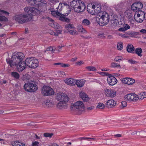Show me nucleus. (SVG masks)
Masks as SVG:
<instances>
[{"label": "nucleus", "mask_w": 146, "mask_h": 146, "mask_svg": "<svg viewBox=\"0 0 146 146\" xmlns=\"http://www.w3.org/2000/svg\"><path fill=\"white\" fill-rule=\"evenodd\" d=\"M24 11L27 14L16 15L13 17V19L19 23L23 24L30 21L32 19V16L39 15L40 14V11H42V10H39L35 7H25Z\"/></svg>", "instance_id": "f257e3e1"}, {"label": "nucleus", "mask_w": 146, "mask_h": 146, "mask_svg": "<svg viewBox=\"0 0 146 146\" xmlns=\"http://www.w3.org/2000/svg\"><path fill=\"white\" fill-rule=\"evenodd\" d=\"M24 58V54L22 52H17L13 53L11 59L9 58L6 59L7 63L11 68L16 66L17 70L19 72H21L23 70H21V67L23 68V64L25 62L23 61Z\"/></svg>", "instance_id": "f03ea898"}, {"label": "nucleus", "mask_w": 146, "mask_h": 146, "mask_svg": "<svg viewBox=\"0 0 146 146\" xmlns=\"http://www.w3.org/2000/svg\"><path fill=\"white\" fill-rule=\"evenodd\" d=\"M23 64V68L21 67V70H23L27 66H28L29 68H35L39 66V62L38 60L35 58L29 57L27 58L25 60V62Z\"/></svg>", "instance_id": "7ed1b4c3"}, {"label": "nucleus", "mask_w": 146, "mask_h": 146, "mask_svg": "<svg viewBox=\"0 0 146 146\" xmlns=\"http://www.w3.org/2000/svg\"><path fill=\"white\" fill-rule=\"evenodd\" d=\"M24 88L25 91L31 93H34L38 89L37 85L31 82L26 83L24 86Z\"/></svg>", "instance_id": "20e7f679"}, {"label": "nucleus", "mask_w": 146, "mask_h": 146, "mask_svg": "<svg viewBox=\"0 0 146 146\" xmlns=\"http://www.w3.org/2000/svg\"><path fill=\"white\" fill-rule=\"evenodd\" d=\"M29 5L35 7H38V9L46 5V4L43 1V0H28Z\"/></svg>", "instance_id": "39448f33"}, {"label": "nucleus", "mask_w": 146, "mask_h": 146, "mask_svg": "<svg viewBox=\"0 0 146 146\" xmlns=\"http://www.w3.org/2000/svg\"><path fill=\"white\" fill-rule=\"evenodd\" d=\"M110 19V17L109 14L105 12L102 15L101 18L99 20V24H101V25L104 26L107 25L109 23Z\"/></svg>", "instance_id": "423d86ee"}, {"label": "nucleus", "mask_w": 146, "mask_h": 146, "mask_svg": "<svg viewBox=\"0 0 146 146\" xmlns=\"http://www.w3.org/2000/svg\"><path fill=\"white\" fill-rule=\"evenodd\" d=\"M41 93L44 96L53 95L54 92L52 89L49 86H44L41 90Z\"/></svg>", "instance_id": "0eeeda50"}, {"label": "nucleus", "mask_w": 146, "mask_h": 146, "mask_svg": "<svg viewBox=\"0 0 146 146\" xmlns=\"http://www.w3.org/2000/svg\"><path fill=\"white\" fill-rule=\"evenodd\" d=\"M84 108L85 106L83 102L80 101H77L74 104L70 106V109L71 110L77 109L80 111L84 110Z\"/></svg>", "instance_id": "6e6552de"}, {"label": "nucleus", "mask_w": 146, "mask_h": 146, "mask_svg": "<svg viewBox=\"0 0 146 146\" xmlns=\"http://www.w3.org/2000/svg\"><path fill=\"white\" fill-rule=\"evenodd\" d=\"M56 95L55 99L58 101H63L64 102H67L69 100V98L66 94L62 93H57Z\"/></svg>", "instance_id": "1a4fd4ad"}, {"label": "nucleus", "mask_w": 146, "mask_h": 146, "mask_svg": "<svg viewBox=\"0 0 146 146\" xmlns=\"http://www.w3.org/2000/svg\"><path fill=\"white\" fill-rule=\"evenodd\" d=\"M138 96L134 93L128 94L125 96V100L127 101H132L135 102L139 99Z\"/></svg>", "instance_id": "9d476101"}, {"label": "nucleus", "mask_w": 146, "mask_h": 146, "mask_svg": "<svg viewBox=\"0 0 146 146\" xmlns=\"http://www.w3.org/2000/svg\"><path fill=\"white\" fill-rule=\"evenodd\" d=\"M143 7L142 3L139 2L133 4L131 7V9L133 11H137V10L141 9Z\"/></svg>", "instance_id": "9b49d317"}, {"label": "nucleus", "mask_w": 146, "mask_h": 146, "mask_svg": "<svg viewBox=\"0 0 146 146\" xmlns=\"http://www.w3.org/2000/svg\"><path fill=\"white\" fill-rule=\"evenodd\" d=\"M106 96L109 97L113 98L116 96V91L112 89H106L105 90Z\"/></svg>", "instance_id": "f8f14e48"}, {"label": "nucleus", "mask_w": 146, "mask_h": 146, "mask_svg": "<svg viewBox=\"0 0 146 146\" xmlns=\"http://www.w3.org/2000/svg\"><path fill=\"white\" fill-rule=\"evenodd\" d=\"M107 80L109 85L111 86L115 85L117 82L116 78L111 75L107 78Z\"/></svg>", "instance_id": "ddd939ff"}, {"label": "nucleus", "mask_w": 146, "mask_h": 146, "mask_svg": "<svg viewBox=\"0 0 146 146\" xmlns=\"http://www.w3.org/2000/svg\"><path fill=\"white\" fill-rule=\"evenodd\" d=\"M69 14L68 13H66L62 14L61 13V15L60 16L59 18V19L62 21L64 22H69L70 21V20L68 18L65 17L66 16H68Z\"/></svg>", "instance_id": "4468645a"}, {"label": "nucleus", "mask_w": 146, "mask_h": 146, "mask_svg": "<svg viewBox=\"0 0 146 146\" xmlns=\"http://www.w3.org/2000/svg\"><path fill=\"white\" fill-rule=\"evenodd\" d=\"M80 96L83 100L84 102H86L90 100L88 95L83 92H81L79 94Z\"/></svg>", "instance_id": "2eb2a0df"}, {"label": "nucleus", "mask_w": 146, "mask_h": 146, "mask_svg": "<svg viewBox=\"0 0 146 146\" xmlns=\"http://www.w3.org/2000/svg\"><path fill=\"white\" fill-rule=\"evenodd\" d=\"M76 81L72 78H69L66 79L65 80V82L68 85H74L76 84Z\"/></svg>", "instance_id": "dca6fc26"}, {"label": "nucleus", "mask_w": 146, "mask_h": 146, "mask_svg": "<svg viewBox=\"0 0 146 146\" xmlns=\"http://www.w3.org/2000/svg\"><path fill=\"white\" fill-rule=\"evenodd\" d=\"M118 24V21L117 19L112 20L111 21V24L110 25V27L111 28L114 29L117 26Z\"/></svg>", "instance_id": "f3484780"}, {"label": "nucleus", "mask_w": 146, "mask_h": 146, "mask_svg": "<svg viewBox=\"0 0 146 146\" xmlns=\"http://www.w3.org/2000/svg\"><path fill=\"white\" fill-rule=\"evenodd\" d=\"M66 102H64L63 101H60L57 104V107L60 109L62 108H67V106L66 104Z\"/></svg>", "instance_id": "a211bd4d"}, {"label": "nucleus", "mask_w": 146, "mask_h": 146, "mask_svg": "<svg viewBox=\"0 0 146 146\" xmlns=\"http://www.w3.org/2000/svg\"><path fill=\"white\" fill-rule=\"evenodd\" d=\"M9 144H11L13 146H23V145H25V144L17 141H12L11 142H10V143H9Z\"/></svg>", "instance_id": "6ab92c4d"}, {"label": "nucleus", "mask_w": 146, "mask_h": 146, "mask_svg": "<svg viewBox=\"0 0 146 146\" xmlns=\"http://www.w3.org/2000/svg\"><path fill=\"white\" fill-rule=\"evenodd\" d=\"M142 52V50L141 48H137L135 49L134 52H132V53L133 54L136 53L139 56H141L142 55L141 54Z\"/></svg>", "instance_id": "aec40b11"}, {"label": "nucleus", "mask_w": 146, "mask_h": 146, "mask_svg": "<svg viewBox=\"0 0 146 146\" xmlns=\"http://www.w3.org/2000/svg\"><path fill=\"white\" fill-rule=\"evenodd\" d=\"M11 77H13L15 79L17 80L19 79L20 75L18 72H11Z\"/></svg>", "instance_id": "412c9836"}, {"label": "nucleus", "mask_w": 146, "mask_h": 146, "mask_svg": "<svg viewBox=\"0 0 146 146\" xmlns=\"http://www.w3.org/2000/svg\"><path fill=\"white\" fill-rule=\"evenodd\" d=\"M127 51L129 53H132L134 52L135 50V48L132 44H128L126 47Z\"/></svg>", "instance_id": "4be33fe9"}, {"label": "nucleus", "mask_w": 146, "mask_h": 146, "mask_svg": "<svg viewBox=\"0 0 146 146\" xmlns=\"http://www.w3.org/2000/svg\"><path fill=\"white\" fill-rule=\"evenodd\" d=\"M58 9H59V11H61L63 9H66V7L65 3H60L58 7Z\"/></svg>", "instance_id": "5701e85b"}, {"label": "nucleus", "mask_w": 146, "mask_h": 146, "mask_svg": "<svg viewBox=\"0 0 146 146\" xmlns=\"http://www.w3.org/2000/svg\"><path fill=\"white\" fill-rule=\"evenodd\" d=\"M79 5H77L76 7L75 8H74L75 11L77 13L82 12L83 11V9L82 8L81 4L80 3H78Z\"/></svg>", "instance_id": "b1692460"}, {"label": "nucleus", "mask_w": 146, "mask_h": 146, "mask_svg": "<svg viewBox=\"0 0 146 146\" xmlns=\"http://www.w3.org/2000/svg\"><path fill=\"white\" fill-rule=\"evenodd\" d=\"M78 0H74L72 1L70 3V6L71 7H73L74 9L76 7L77 5H78Z\"/></svg>", "instance_id": "393cba45"}, {"label": "nucleus", "mask_w": 146, "mask_h": 146, "mask_svg": "<svg viewBox=\"0 0 146 146\" xmlns=\"http://www.w3.org/2000/svg\"><path fill=\"white\" fill-rule=\"evenodd\" d=\"M90 24V21L87 19H84L82 21V25H83L88 26Z\"/></svg>", "instance_id": "a878e982"}, {"label": "nucleus", "mask_w": 146, "mask_h": 146, "mask_svg": "<svg viewBox=\"0 0 146 146\" xmlns=\"http://www.w3.org/2000/svg\"><path fill=\"white\" fill-rule=\"evenodd\" d=\"M59 12V11L58 12L56 11H51V14L54 17L59 16L61 14V13H60Z\"/></svg>", "instance_id": "bb28decb"}, {"label": "nucleus", "mask_w": 146, "mask_h": 146, "mask_svg": "<svg viewBox=\"0 0 146 146\" xmlns=\"http://www.w3.org/2000/svg\"><path fill=\"white\" fill-rule=\"evenodd\" d=\"M84 82H82L81 81H79L78 80L76 81V84L78 87H82L84 85Z\"/></svg>", "instance_id": "cd10ccee"}, {"label": "nucleus", "mask_w": 146, "mask_h": 146, "mask_svg": "<svg viewBox=\"0 0 146 146\" xmlns=\"http://www.w3.org/2000/svg\"><path fill=\"white\" fill-rule=\"evenodd\" d=\"M8 21L7 18L4 16L0 15V21L7 22Z\"/></svg>", "instance_id": "c85d7f7f"}, {"label": "nucleus", "mask_w": 146, "mask_h": 146, "mask_svg": "<svg viewBox=\"0 0 146 146\" xmlns=\"http://www.w3.org/2000/svg\"><path fill=\"white\" fill-rule=\"evenodd\" d=\"M135 11L136 12L135 13L134 17L135 20H136L137 19H138L141 16L140 15L139 13H138L137 11Z\"/></svg>", "instance_id": "c756f323"}, {"label": "nucleus", "mask_w": 146, "mask_h": 146, "mask_svg": "<svg viewBox=\"0 0 146 146\" xmlns=\"http://www.w3.org/2000/svg\"><path fill=\"white\" fill-rule=\"evenodd\" d=\"M65 28L68 30L70 29H73L74 27L72 24H70L68 25H66L65 26Z\"/></svg>", "instance_id": "7c9ffc66"}, {"label": "nucleus", "mask_w": 146, "mask_h": 146, "mask_svg": "<svg viewBox=\"0 0 146 146\" xmlns=\"http://www.w3.org/2000/svg\"><path fill=\"white\" fill-rule=\"evenodd\" d=\"M111 67H117L121 68V66L119 64H117V63L115 62H112L111 64Z\"/></svg>", "instance_id": "2f4dec72"}, {"label": "nucleus", "mask_w": 146, "mask_h": 146, "mask_svg": "<svg viewBox=\"0 0 146 146\" xmlns=\"http://www.w3.org/2000/svg\"><path fill=\"white\" fill-rule=\"evenodd\" d=\"M123 48L122 43L120 42L117 45V48L119 50H121Z\"/></svg>", "instance_id": "473e14b6"}, {"label": "nucleus", "mask_w": 146, "mask_h": 146, "mask_svg": "<svg viewBox=\"0 0 146 146\" xmlns=\"http://www.w3.org/2000/svg\"><path fill=\"white\" fill-rule=\"evenodd\" d=\"M53 135V133H44V136L45 137H49L51 138Z\"/></svg>", "instance_id": "72a5a7b5"}, {"label": "nucleus", "mask_w": 146, "mask_h": 146, "mask_svg": "<svg viewBox=\"0 0 146 146\" xmlns=\"http://www.w3.org/2000/svg\"><path fill=\"white\" fill-rule=\"evenodd\" d=\"M52 25H50L56 29H59L60 28V26L58 24L53 23Z\"/></svg>", "instance_id": "f704fd0d"}, {"label": "nucleus", "mask_w": 146, "mask_h": 146, "mask_svg": "<svg viewBox=\"0 0 146 146\" xmlns=\"http://www.w3.org/2000/svg\"><path fill=\"white\" fill-rule=\"evenodd\" d=\"M105 107V105L102 103H98V105L96 107V108H100L101 109H103Z\"/></svg>", "instance_id": "c9c22d12"}, {"label": "nucleus", "mask_w": 146, "mask_h": 146, "mask_svg": "<svg viewBox=\"0 0 146 146\" xmlns=\"http://www.w3.org/2000/svg\"><path fill=\"white\" fill-rule=\"evenodd\" d=\"M145 17H141L135 21L138 23H141L145 19Z\"/></svg>", "instance_id": "e433bc0d"}, {"label": "nucleus", "mask_w": 146, "mask_h": 146, "mask_svg": "<svg viewBox=\"0 0 146 146\" xmlns=\"http://www.w3.org/2000/svg\"><path fill=\"white\" fill-rule=\"evenodd\" d=\"M78 3H80V4H81V6L82 7V8L84 10L86 8L85 4L81 0H78Z\"/></svg>", "instance_id": "4c0bfd02"}, {"label": "nucleus", "mask_w": 146, "mask_h": 146, "mask_svg": "<svg viewBox=\"0 0 146 146\" xmlns=\"http://www.w3.org/2000/svg\"><path fill=\"white\" fill-rule=\"evenodd\" d=\"M129 78H124L121 80V81L122 83L125 84H128V82L129 81Z\"/></svg>", "instance_id": "58836bf2"}, {"label": "nucleus", "mask_w": 146, "mask_h": 146, "mask_svg": "<svg viewBox=\"0 0 146 146\" xmlns=\"http://www.w3.org/2000/svg\"><path fill=\"white\" fill-rule=\"evenodd\" d=\"M128 80L129 81L128 82V85L132 84L135 82V80L134 79L129 78Z\"/></svg>", "instance_id": "ea45409f"}, {"label": "nucleus", "mask_w": 146, "mask_h": 146, "mask_svg": "<svg viewBox=\"0 0 146 146\" xmlns=\"http://www.w3.org/2000/svg\"><path fill=\"white\" fill-rule=\"evenodd\" d=\"M86 68L89 71L96 70V68L94 67H93L92 66H87L86 67Z\"/></svg>", "instance_id": "a19ab883"}, {"label": "nucleus", "mask_w": 146, "mask_h": 146, "mask_svg": "<svg viewBox=\"0 0 146 146\" xmlns=\"http://www.w3.org/2000/svg\"><path fill=\"white\" fill-rule=\"evenodd\" d=\"M129 35L132 36H133L135 35H140L141 34L139 32H131L129 33Z\"/></svg>", "instance_id": "79ce46f5"}, {"label": "nucleus", "mask_w": 146, "mask_h": 146, "mask_svg": "<svg viewBox=\"0 0 146 146\" xmlns=\"http://www.w3.org/2000/svg\"><path fill=\"white\" fill-rule=\"evenodd\" d=\"M109 102H108L109 104V106H114L115 104V102L113 100H109Z\"/></svg>", "instance_id": "37998d69"}, {"label": "nucleus", "mask_w": 146, "mask_h": 146, "mask_svg": "<svg viewBox=\"0 0 146 146\" xmlns=\"http://www.w3.org/2000/svg\"><path fill=\"white\" fill-rule=\"evenodd\" d=\"M141 97L140 98V99H143V98H146V92H142L141 93Z\"/></svg>", "instance_id": "c03bdc74"}, {"label": "nucleus", "mask_w": 146, "mask_h": 146, "mask_svg": "<svg viewBox=\"0 0 146 146\" xmlns=\"http://www.w3.org/2000/svg\"><path fill=\"white\" fill-rule=\"evenodd\" d=\"M137 11H138V13H139L141 17H145L146 14L143 11L140 10H137Z\"/></svg>", "instance_id": "a18cd8bd"}, {"label": "nucleus", "mask_w": 146, "mask_h": 146, "mask_svg": "<svg viewBox=\"0 0 146 146\" xmlns=\"http://www.w3.org/2000/svg\"><path fill=\"white\" fill-rule=\"evenodd\" d=\"M123 58V57L121 56H117L115 58L114 60L116 62H118L120 60H121Z\"/></svg>", "instance_id": "49530a36"}, {"label": "nucleus", "mask_w": 146, "mask_h": 146, "mask_svg": "<svg viewBox=\"0 0 146 146\" xmlns=\"http://www.w3.org/2000/svg\"><path fill=\"white\" fill-rule=\"evenodd\" d=\"M101 74L104 76H110L111 74H110L108 72H101L100 73Z\"/></svg>", "instance_id": "de8ad7c7"}, {"label": "nucleus", "mask_w": 146, "mask_h": 146, "mask_svg": "<svg viewBox=\"0 0 146 146\" xmlns=\"http://www.w3.org/2000/svg\"><path fill=\"white\" fill-rule=\"evenodd\" d=\"M66 9H67V10L68 11V13H68L69 14L71 12L70 6L68 4L66 3Z\"/></svg>", "instance_id": "09e8293b"}, {"label": "nucleus", "mask_w": 146, "mask_h": 146, "mask_svg": "<svg viewBox=\"0 0 146 146\" xmlns=\"http://www.w3.org/2000/svg\"><path fill=\"white\" fill-rule=\"evenodd\" d=\"M0 12L1 13L3 14H4L5 15H9V13L8 12L4 10H2L0 9Z\"/></svg>", "instance_id": "8fccbe9b"}, {"label": "nucleus", "mask_w": 146, "mask_h": 146, "mask_svg": "<svg viewBox=\"0 0 146 146\" xmlns=\"http://www.w3.org/2000/svg\"><path fill=\"white\" fill-rule=\"evenodd\" d=\"M79 27H80V31H79L80 32H81L83 33H85L86 32V30L83 28L82 25H80Z\"/></svg>", "instance_id": "3c124183"}, {"label": "nucleus", "mask_w": 146, "mask_h": 146, "mask_svg": "<svg viewBox=\"0 0 146 146\" xmlns=\"http://www.w3.org/2000/svg\"><path fill=\"white\" fill-rule=\"evenodd\" d=\"M123 27L125 28V31L130 28V26L127 24H124L123 25Z\"/></svg>", "instance_id": "603ef678"}, {"label": "nucleus", "mask_w": 146, "mask_h": 146, "mask_svg": "<svg viewBox=\"0 0 146 146\" xmlns=\"http://www.w3.org/2000/svg\"><path fill=\"white\" fill-rule=\"evenodd\" d=\"M70 65L68 64H64L62 63L61 67L64 68H66L69 67Z\"/></svg>", "instance_id": "864d4df0"}, {"label": "nucleus", "mask_w": 146, "mask_h": 146, "mask_svg": "<svg viewBox=\"0 0 146 146\" xmlns=\"http://www.w3.org/2000/svg\"><path fill=\"white\" fill-rule=\"evenodd\" d=\"M121 104L122 105V106L123 108L125 107L127 105V103L125 101H123L121 102Z\"/></svg>", "instance_id": "5fc2aeb1"}, {"label": "nucleus", "mask_w": 146, "mask_h": 146, "mask_svg": "<svg viewBox=\"0 0 146 146\" xmlns=\"http://www.w3.org/2000/svg\"><path fill=\"white\" fill-rule=\"evenodd\" d=\"M128 62L132 64H134L137 63V61H134L132 59H130L128 60Z\"/></svg>", "instance_id": "6e6d98bb"}, {"label": "nucleus", "mask_w": 146, "mask_h": 146, "mask_svg": "<svg viewBox=\"0 0 146 146\" xmlns=\"http://www.w3.org/2000/svg\"><path fill=\"white\" fill-rule=\"evenodd\" d=\"M106 144L108 145H112L111 143L112 140L110 139H107L106 140Z\"/></svg>", "instance_id": "4d7b16f0"}, {"label": "nucleus", "mask_w": 146, "mask_h": 146, "mask_svg": "<svg viewBox=\"0 0 146 146\" xmlns=\"http://www.w3.org/2000/svg\"><path fill=\"white\" fill-rule=\"evenodd\" d=\"M39 143L37 141L33 142L32 146H39Z\"/></svg>", "instance_id": "13d9d810"}, {"label": "nucleus", "mask_w": 146, "mask_h": 146, "mask_svg": "<svg viewBox=\"0 0 146 146\" xmlns=\"http://www.w3.org/2000/svg\"><path fill=\"white\" fill-rule=\"evenodd\" d=\"M44 103H45L46 105L48 106H49V105L50 104V101L48 100H46L44 101Z\"/></svg>", "instance_id": "bf43d9fd"}, {"label": "nucleus", "mask_w": 146, "mask_h": 146, "mask_svg": "<svg viewBox=\"0 0 146 146\" xmlns=\"http://www.w3.org/2000/svg\"><path fill=\"white\" fill-rule=\"evenodd\" d=\"M140 32L142 34H146V30L145 29H142L140 31Z\"/></svg>", "instance_id": "052dcab7"}, {"label": "nucleus", "mask_w": 146, "mask_h": 146, "mask_svg": "<svg viewBox=\"0 0 146 146\" xmlns=\"http://www.w3.org/2000/svg\"><path fill=\"white\" fill-rule=\"evenodd\" d=\"M145 131H135L132 133H131V135H136V134H137V133L138 132H145Z\"/></svg>", "instance_id": "680f3d73"}, {"label": "nucleus", "mask_w": 146, "mask_h": 146, "mask_svg": "<svg viewBox=\"0 0 146 146\" xmlns=\"http://www.w3.org/2000/svg\"><path fill=\"white\" fill-rule=\"evenodd\" d=\"M118 30L119 31L121 32L125 31V28L123 27L119 28L118 29Z\"/></svg>", "instance_id": "e2e57ef3"}, {"label": "nucleus", "mask_w": 146, "mask_h": 146, "mask_svg": "<svg viewBox=\"0 0 146 146\" xmlns=\"http://www.w3.org/2000/svg\"><path fill=\"white\" fill-rule=\"evenodd\" d=\"M83 62L82 61H79L78 62H77L76 63V64H77V65H81L82 64H83Z\"/></svg>", "instance_id": "0e129e2a"}, {"label": "nucleus", "mask_w": 146, "mask_h": 146, "mask_svg": "<svg viewBox=\"0 0 146 146\" xmlns=\"http://www.w3.org/2000/svg\"><path fill=\"white\" fill-rule=\"evenodd\" d=\"M62 31L60 30H58V31H56V36H58V35L59 34H61L62 32Z\"/></svg>", "instance_id": "69168bd1"}, {"label": "nucleus", "mask_w": 146, "mask_h": 146, "mask_svg": "<svg viewBox=\"0 0 146 146\" xmlns=\"http://www.w3.org/2000/svg\"><path fill=\"white\" fill-rule=\"evenodd\" d=\"M94 108V106H92L89 107L87 108V109L88 110H91L93 109Z\"/></svg>", "instance_id": "338daca9"}, {"label": "nucleus", "mask_w": 146, "mask_h": 146, "mask_svg": "<svg viewBox=\"0 0 146 146\" xmlns=\"http://www.w3.org/2000/svg\"><path fill=\"white\" fill-rule=\"evenodd\" d=\"M47 50H48L50 51H52L53 50V48L52 46L49 47L47 49Z\"/></svg>", "instance_id": "774afa93"}]
</instances>
